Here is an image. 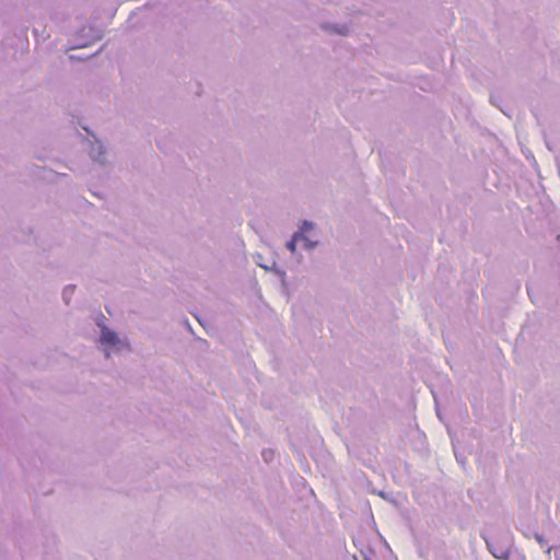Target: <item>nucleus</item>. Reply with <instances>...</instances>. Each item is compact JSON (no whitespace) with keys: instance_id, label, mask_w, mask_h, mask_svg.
Returning <instances> with one entry per match:
<instances>
[{"instance_id":"1","label":"nucleus","mask_w":560,"mask_h":560,"mask_svg":"<svg viewBox=\"0 0 560 560\" xmlns=\"http://www.w3.org/2000/svg\"><path fill=\"white\" fill-rule=\"evenodd\" d=\"M118 337L114 331L104 329L102 331L101 342L105 346H116L118 343Z\"/></svg>"},{"instance_id":"2","label":"nucleus","mask_w":560,"mask_h":560,"mask_svg":"<svg viewBox=\"0 0 560 560\" xmlns=\"http://www.w3.org/2000/svg\"><path fill=\"white\" fill-rule=\"evenodd\" d=\"M299 241H304L305 242V246L306 247H312L313 244H308L307 243V240L303 236L302 233L298 232L293 235L292 240H290L288 243H287V248L290 250V252H294L295 250V247H296V243Z\"/></svg>"},{"instance_id":"3","label":"nucleus","mask_w":560,"mask_h":560,"mask_svg":"<svg viewBox=\"0 0 560 560\" xmlns=\"http://www.w3.org/2000/svg\"><path fill=\"white\" fill-rule=\"evenodd\" d=\"M303 226H304L305 229H312V228H313L312 223H308V222H306V221L303 223Z\"/></svg>"}]
</instances>
